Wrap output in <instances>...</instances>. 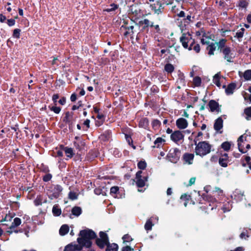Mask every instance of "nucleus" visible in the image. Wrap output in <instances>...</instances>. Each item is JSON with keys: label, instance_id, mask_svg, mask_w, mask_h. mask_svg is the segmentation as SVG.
<instances>
[{"label": "nucleus", "instance_id": "obj_3", "mask_svg": "<svg viewBox=\"0 0 251 251\" xmlns=\"http://www.w3.org/2000/svg\"><path fill=\"white\" fill-rule=\"evenodd\" d=\"M199 140L200 139L194 140L196 145L195 152L196 155L203 157L211 152L212 146L207 141H201L197 143V141Z\"/></svg>", "mask_w": 251, "mask_h": 251}, {"label": "nucleus", "instance_id": "obj_64", "mask_svg": "<svg viewBox=\"0 0 251 251\" xmlns=\"http://www.w3.org/2000/svg\"><path fill=\"white\" fill-rule=\"evenodd\" d=\"M132 250H133V249H131V248L128 246H126L125 247H124L122 248V251H131Z\"/></svg>", "mask_w": 251, "mask_h": 251}, {"label": "nucleus", "instance_id": "obj_59", "mask_svg": "<svg viewBox=\"0 0 251 251\" xmlns=\"http://www.w3.org/2000/svg\"><path fill=\"white\" fill-rule=\"evenodd\" d=\"M159 88L156 85H153L151 88V92L153 93H158L159 92Z\"/></svg>", "mask_w": 251, "mask_h": 251}, {"label": "nucleus", "instance_id": "obj_42", "mask_svg": "<svg viewBox=\"0 0 251 251\" xmlns=\"http://www.w3.org/2000/svg\"><path fill=\"white\" fill-rule=\"evenodd\" d=\"M231 147V144L228 142H224L221 145V148L225 151H228Z\"/></svg>", "mask_w": 251, "mask_h": 251}, {"label": "nucleus", "instance_id": "obj_49", "mask_svg": "<svg viewBox=\"0 0 251 251\" xmlns=\"http://www.w3.org/2000/svg\"><path fill=\"white\" fill-rule=\"evenodd\" d=\"M68 197L71 200H75L77 199V195L75 192L70 191L69 193Z\"/></svg>", "mask_w": 251, "mask_h": 251}, {"label": "nucleus", "instance_id": "obj_32", "mask_svg": "<svg viewBox=\"0 0 251 251\" xmlns=\"http://www.w3.org/2000/svg\"><path fill=\"white\" fill-rule=\"evenodd\" d=\"M82 213V209L79 206H75L72 209V213L73 215L78 217Z\"/></svg>", "mask_w": 251, "mask_h": 251}, {"label": "nucleus", "instance_id": "obj_60", "mask_svg": "<svg viewBox=\"0 0 251 251\" xmlns=\"http://www.w3.org/2000/svg\"><path fill=\"white\" fill-rule=\"evenodd\" d=\"M7 24L9 26H12L15 24V20L13 19H8Z\"/></svg>", "mask_w": 251, "mask_h": 251}, {"label": "nucleus", "instance_id": "obj_28", "mask_svg": "<svg viewBox=\"0 0 251 251\" xmlns=\"http://www.w3.org/2000/svg\"><path fill=\"white\" fill-rule=\"evenodd\" d=\"M206 50H208V54L209 55H213L214 51L216 50V46L214 43H210L206 48Z\"/></svg>", "mask_w": 251, "mask_h": 251}, {"label": "nucleus", "instance_id": "obj_44", "mask_svg": "<svg viewBox=\"0 0 251 251\" xmlns=\"http://www.w3.org/2000/svg\"><path fill=\"white\" fill-rule=\"evenodd\" d=\"M245 29L244 28H241L239 30L237 31L236 33L235 37L238 39L242 38L243 37Z\"/></svg>", "mask_w": 251, "mask_h": 251}, {"label": "nucleus", "instance_id": "obj_63", "mask_svg": "<svg viewBox=\"0 0 251 251\" xmlns=\"http://www.w3.org/2000/svg\"><path fill=\"white\" fill-rule=\"evenodd\" d=\"M102 189L100 188H97L94 189V193L97 195H100L102 194Z\"/></svg>", "mask_w": 251, "mask_h": 251}, {"label": "nucleus", "instance_id": "obj_30", "mask_svg": "<svg viewBox=\"0 0 251 251\" xmlns=\"http://www.w3.org/2000/svg\"><path fill=\"white\" fill-rule=\"evenodd\" d=\"M69 230V226L67 225H63L61 226L59 229V234L62 236H64L68 233Z\"/></svg>", "mask_w": 251, "mask_h": 251}, {"label": "nucleus", "instance_id": "obj_41", "mask_svg": "<svg viewBox=\"0 0 251 251\" xmlns=\"http://www.w3.org/2000/svg\"><path fill=\"white\" fill-rule=\"evenodd\" d=\"M165 140L161 137H158L154 142V144L156 145V148H159L162 143L165 142Z\"/></svg>", "mask_w": 251, "mask_h": 251}, {"label": "nucleus", "instance_id": "obj_56", "mask_svg": "<svg viewBox=\"0 0 251 251\" xmlns=\"http://www.w3.org/2000/svg\"><path fill=\"white\" fill-rule=\"evenodd\" d=\"M123 239L124 242H129L132 240V238L128 234L124 235L123 237Z\"/></svg>", "mask_w": 251, "mask_h": 251}, {"label": "nucleus", "instance_id": "obj_61", "mask_svg": "<svg viewBox=\"0 0 251 251\" xmlns=\"http://www.w3.org/2000/svg\"><path fill=\"white\" fill-rule=\"evenodd\" d=\"M183 19L184 20V22L186 24H188V25L191 21V16L190 15H188L186 17H185Z\"/></svg>", "mask_w": 251, "mask_h": 251}, {"label": "nucleus", "instance_id": "obj_17", "mask_svg": "<svg viewBox=\"0 0 251 251\" xmlns=\"http://www.w3.org/2000/svg\"><path fill=\"white\" fill-rule=\"evenodd\" d=\"M223 127V120L221 117L217 119L214 124V128L216 131H219Z\"/></svg>", "mask_w": 251, "mask_h": 251}, {"label": "nucleus", "instance_id": "obj_46", "mask_svg": "<svg viewBox=\"0 0 251 251\" xmlns=\"http://www.w3.org/2000/svg\"><path fill=\"white\" fill-rule=\"evenodd\" d=\"M150 27L154 29V32L156 33H159L161 32V29L158 25H154L153 22L151 23Z\"/></svg>", "mask_w": 251, "mask_h": 251}, {"label": "nucleus", "instance_id": "obj_38", "mask_svg": "<svg viewBox=\"0 0 251 251\" xmlns=\"http://www.w3.org/2000/svg\"><path fill=\"white\" fill-rule=\"evenodd\" d=\"M244 113L246 115L245 118L247 120H250L251 119V106L246 108L244 109Z\"/></svg>", "mask_w": 251, "mask_h": 251}, {"label": "nucleus", "instance_id": "obj_47", "mask_svg": "<svg viewBox=\"0 0 251 251\" xmlns=\"http://www.w3.org/2000/svg\"><path fill=\"white\" fill-rule=\"evenodd\" d=\"M138 168L141 170H144L147 167V163L145 161H140L138 163Z\"/></svg>", "mask_w": 251, "mask_h": 251}, {"label": "nucleus", "instance_id": "obj_12", "mask_svg": "<svg viewBox=\"0 0 251 251\" xmlns=\"http://www.w3.org/2000/svg\"><path fill=\"white\" fill-rule=\"evenodd\" d=\"M222 53L224 54V59L229 62H232L233 57L231 56V50L228 47H226L222 50Z\"/></svg>", "mask_w": 251, "mask_h": 251}, {"label": "nucleus", "instance_id": "obj_24", "mask_svg": "<svg viewBox=\"0 0 251 251\" xmlns=\"http://www.w3.org/2000/svg\"><path fill=\"white\" fill-rule=\"evenodd\" d=\"M184 20L176 19V25L180 28L181 32H182L184 30L186 29V26L188 25V24H186L184 22Z\"/></svg>", "mask_w": 251, "mask_h": 251}, {"label": "nucleus", "instance_id": "obj_31", "mask_svg": "<svg viewBox=\"0 0 251 251\" xmlns=\"http://www.w3.org/2000/svg\"><path fill=\"white\" fill-rule=\"evenodd\" d=\"M118 246L116 243L110 244L107 245L106 251H118Z\"/></svg>", "mask_w": 251, "mask_h": 251}, {"label": "nucleus", "instance_id": "obj_51", "mask_svg": "<svg viewBox=\"0 0 251 251\" xmlns=\"http://www.w3.org/2000/svg\"><path fill=\"white\" fill-rule=\"evenodd\" d=\"M49 107L51 111H53L56 114H59L61 111V108L60 107H57L55 106L50 107L49 106Z\"/></svg>", "mask_w": 251, "mask_h": 251}, {"label": "nucleus", "instance_id": "obj_16", "mask_svg": "<svg viewBox=\"0 0 251 251\" xmlns=\"http://www.w3.org/2000/svg\"><path fill=\"white\" fill-rule=\"evenodd\" d=\"M60 148L64 151L67 157L71 158L74 155L75 153L74 152V150L72 148L64 147L63 145H61Z\"/></svg>", "mask_w": 251, "mask_h": 251}, {"label": "nucleus", "instance_id": "obj_29", "mask_svg": "<svg viewBox=\"0 0 251 251\" xmlns=\"http://www.w3.org/2000/svg\"><path fill=\"white\" fill-rule=\"evenodd\" d=\"M151 22L148 19H145L142 21L139 22V24L142 25H144V26L143 27V30H148V28L150 27Z\"/></svg>", "mask_w": 251, "mask_h": 251}, {"label": "nucleus", "instance_id": "obj_43", "mask_svg": "<svg viewBox=\"0 0 251 251\" xmlns=\"http://www.w3.org/2000/svg\"><path fill=\"white\" fill-rule=\"evenodd\" d=\"M243 76L244 79L246 80H251V70H247L245 71Z\"/></svg>", "mask_w": 251, "mask_h": 251}, {"label": "nucleus", "instance_id": "obj_22", "mask_svg": "<svg viewBox=\"0 0 251 251\" xmlns=\"http://www.w3.org/2000/svg\"><path fill=\"white\" fill-rule=\"evenodd\" d=\"M236 84L235 83H231L229 84L226 88L225 92L227 95H230L233 93L234 90L235 89Z\"/></svg>", "mask_w": 251, "mask_h": 251}, {"label": "nucleus", "instance_id": "obj_8", "mask_svg": "<svg viewBox=\"0 0 251 251\" xmlns=\"http://www.w3.org/2000/svg\"><path fill=\"white\" fill-rule=\"evenodd\" d=\"M134 26L133 25H128L127 24L125 23L120 28L121 30H124L125 32L123 34L125 37L130 36L132 37L134 33Z\"/></svg>", "mask_w": 251, "mask_h": 251}, {"label": "nucleus", "instance_id": "obj_11", "mask_svg": "<svg viewBox=\"0 0 251 251\" xmlns=\"http://www.w3.org/2000/svg\"><path fill=\"white\" fill-rule=\"evenodd\" d=\"M228 158L227 153H221V156L219 158V163L220 165L224 168L226 167L228 165V162H229Z\"/></svg>", "mask_w": 251, "mask_h": 251}, {"label": "nucleus", "instance_id": "obj_19", "mask_svg": "<svg viewBox=\"0 0 251 251\" xmlns=\"http://www.w3.org/2000/svg\"><path fill=\"white\" fill-rule=\"evenodd\" d=\"M138 126L140 127L143 128L144 129H148L149 126V121L147 118H141L138 124Z\"/></svg>", "mask_w": 251, "mask_h": 251}, {"label": "nucleus", "instance_id": "obj_36", "mask_svg": "<svg viewBox=\"0 0 251 251\" xmlns=\"http://www.w3.org/2000/svg\"><path fill=\"white\" fill-rule=\"evenodd\" d=\"M153 224L152 223V221L151 219H148L145 225V229L147 231L151 230Z\"/></svg>", "mask_w": 251, "mask_h": 251}, {"label": "nucleus", "instance_id": "obj_40", "mask_svg": "<svg viewBox=\"0 0 251 251\" xmlns=\"http://www.w3.org/2000/svg\"><path fill=\"white\" fill-rule=\"evenodd\" d=\"M118 6L117 4H116L115 3H112L110 4V7L107 8L104 10V11L107 12H111L112 11H114L117 9H118Z\"/></svg>", "mask_w": 251, "mask_h": 251}, {"label": "nucleus", "instance_id": "obj_34", "mask_svg": "<svg viewBox=\"0 0 251 251\" xmlns=\"http://www.w3.org/2000/svg\"><path fill=\"white\" fill-rule=\"evenodd\" d=\"M161 125V122L157 119H154L151 122V126L154 130L158 129Z\"/></svg>", "mask_w": 251, "mask_h": 251}, {"label": "nucleus", "instance_id": "obj_35", "mask_svg": "<svg viewBox=\"0 0 251 251\" xmlns=\"http://www.w3.org/2000/svg\"><path fill=\"white\" fill-rule=\"evenodd\" d=\"M220 73L216 74L213 77V82L218 87L221 86V83L220 82Z\"/></svg>", "mask_w": 251, "mask_h": 251}, {"label": "nucleus", "instance_id": "obj_33", "mask_svg": "<svg viewBox=\"0 0 251 251\" xmlns=\"http://www.w3.org/2000/svg\"><path fill=\"white\" fill-rule=\"evenodd\" d=\"M174 70V66L171 63H167L164 66V70L168 74H171Z\"/></svg>", "mask_w": 251, "mask_h": 251}, {"label": "nucleus", "instance_id": "obj_6", "mask_svg": "<svg viewBox=\"0 0 251 251\" xmlns=\"http://www.w3.org/2000/svg\"><path fill=\"white\" fill-rule=\"evenodd\" d=\"M180 154L181 152L179 149L173 148L169 151L167 157L170 162L176 163L179 160Z\"/></svg>", "mask_w": 251, "mask_h": 251}, {"label": "nucleus", "instance_id": "obj_37", "mask_svg": "<svg viewBox=\"0 0 251 251\" xmlns=\"http://www.w3.org/2000/svg\"><path fill=\"white\" fill-rule=\"evenodd\" d=\"M226 40L225 39H222L220 40L219 42L217 43L218 49L220 50V51H222V50L224 49Z\"/></svg>", "mask_w": 251, "mask_h": 251}, {"label": "nucleus", "instance_id": "obj_7", "mask_svg": "<svg viewBox=\"0 0 251 251\" xmlns=\"http://www.w3.org/2000/svg\"><path fill=\"white\" fill-rule=\"evenodd\" d=\"M142 171H139L136 174V184L139 188L144 187L145 185L146 182L148 180V176H142Z\"/></svg>", "mask_w": 251, "mask_h": 251}, {"label": "nucleus", "instance_id": "obj_15", "mask_svg": "<svg viewBox=\"0 0 251 251\" xmlns=\"http://www.w3.org/2000/svg\"><path fill=\"white\" fill-rule=\"evenodd\" d=\"M208 106L211 112L216 111L219 112L220 111L219 104L215 100H210L209 101Z\"/></svg>", "mask_w": 251, "mask_h": 251}, {"label": "nucleus", "instance_id": "obj_62", "mask_svg": "<svg viewBox=\"0 0 251 251\" xmlns=\"http://www.w3.org/2000/svg\"><path fill=\"white\" fill-rule=\"evenodd\" d=\"M190 197H191L190 195H188L185 194L181 195L180 199L181 200L187 201L189 200V199H190Z\"/></svg>", "mask_w": 251, "mask_h": 251}, {"label": "nucleus", "instance_id": "obj_53", "mask_svg": "<svg viewBox=\"0 0 251 251\" xmlns=\"http://www.w3.org/2000/svg\"><path fill=\"white\" fill-rule=\"evenodd\" d=\"M248 5V2L246 0H241L239 3V6L242 8H246Z\"/></svg>", "mask_w": 251, "mask_h": 251}, {"label": "nucleus", "instance_id": "obj_21", "mask_svg": "<svg viewBox=\"0 0 251 251\" xmlns=\"http://www.w3.org/2000/svg\"><path fill=\"white\" fill-rule=\"evenodd\" d=\"M111 137V132L110 130H106L101 134L100 136L101 141L105 142L110 140Z\"/></svg>", "mask_w": 251, "mask_h": 251}, {"label": "nucleus", "instance_id": "obj_45", "mask_svg": "<svg viewBox=\"0 0 251 251\" xmlns=\"http://www.w3.org/2000/svg\"><path fill=\"white\" fill-rule=\"evenodd\" d=\"M21 30L19 28H16L13 30L12 36L13 38L19 39L20 37V32Z\"/></svg>", "mask_w": 251, "mask_h": 251}, {"label": "nucleus", "instance_id": "obj_39", "mask_svg": "<svg viewBox=\"0 0 251 251\" xmlns=\"http://www.w3.org/2000/svg\"><path fill=\"white\" fill-rule=\"evenodd\" d=\"M119 188L118 186H113L110 189V194L114 197H117L116 194L119 192Z\"/></svg>", "mask_w": 251, "mask_h": 251}, {"label": "nucleus", "instance_id": "obj_50", "mask_svg": "<svg viewBox=\"0 0 251 251\" xmlns=\"http://www.w3.org/2000/svg\"><path fill=\"white\" fill-rule=\"evenodd\" d=\"M193 82H194V84L196 86H200L201 84V77L199 76H196V77H194L193 79Z\"/></svg>", "mask_w": 251, "mask_h": 251}, {"label": "nucleus", "instance_id": "obj_48", "mask_svg": "<svg viewBox=\"0 0 251 251\" xmlns=\"http://www.w3.org/2000/svg\"><path fill=\"white\" fill-rule=\"evenodd\" d=\"M52 177V176L51 174L46 173L45 175L43 176V180L44 182H48L51 180Z\"/></svg>", "mask_w": 251, "mask_h": 251}, {"label": "nucleus", "instance_id": "obj_20", "mask_svg": "<svg viewBox=\"0 0 251 251\" xmlns=\"http://www.w3.org/2000/svg\"><path fill=\"white\" fill-rule=\"evenodd\" d=\"M73 113H70L68 111L66 112L65 116L63 118V122L69 125V128H70V126L73 124V123L71 121L73 118Z\"/></svg>", "mask_w": 251, "mask_h": 251}, {"label": "nucleus", "instance_id": "obj_5", "mask_svg": "<svg viewBox=\"0 0 251 251\" xmlns=\"http://www.w3.org/2000/svg\"><path fill=\"white\" fill-rule=\"evenodd\" d=\"M99 235L100 238L96 239V244L99 248L103 249L109 244V238L108 235L103 231L100 232Z\"/></svg>", "mask_w": 251, "mask_h": 251}, {"label": "nucleus", "instance_id": "obj_9", "mask_svg": "<svg viewBox=\"0 0 251 251\" xmlns=\"http://www.w3.org/2000/svg\"><path fill=\"white\" fill-rule=\"evenodd\" d=\"M184 137V135L180 130L175 131L170 136L171 139L177 144H178L179 142L182 143L183 141Z\"/></svg>", "mask_w": 251, "mask_h": 251}, {"label": "nucleus", "instance_id": "obj_10", "mask_svg": "<svg viewBox=\"0 0 251 251\" xmlns=\"http://www.w3.org/2000/svg\"><path fill=\"white\" fill-rule=\"evenodd\" d=\"M150 7L155 14L158 15L161 14L164 9L163 3L162 1H156V3L151 4Z\"/></svg>", "mask_w": 251, "mask_h": 251}, {"label": "nucleus", "instance_id": "obj_26", "mask_svg": "<svg viewBox=\"0 0 251 251\" xmlns=\"http://www.w3.org/2000/svg\"><path fill=\"white\" fill-rule=\"evenodd\" d=\"M216 195V194L213 196L208 194H202L201 196L203 200L214 203L216 201L215 198H214Z\"/></svg>", "mask_w": 251, "mask_h": 251}, {"label": "nucleus", "instance_id": "obj_52", "mask_svg": "<svg viewBox=\"0 0 251 251\" xmlns=\"http://www.w3.org/2000/svg\"><path fill=\"white\" fill-rule=\"evenodd\" d=\"M34 203L35 206H39L42 205V201L40 197H37L34 201Z\"/></svg>", "mask_w": 251, "mask_h": 251}, {"label": "nucleus", "instance_id": "obj_23", "mask_svg": "<svg viewBox=\"0 0 251 251\" xmlns=\"http://www.w3.org/2000/svg\"><path fill=\"white\" fill-rule=\"evenodd\" d=\"M194 155L193 153H185L183 155V160L188 164H192Z\"/></svg>", "mask_w": 251, "mask_h": 251}, {"label": "nucleus", "instance_id": "obj_25", "mask_svg": "<svg viewBox=\"0 0 251 251\" xmlns=\"http://www.w3.org/2000/svg\"><path fill=\"white\" fill-rule=\"evenodd\" d=\"M21 224V220L20 218L16 217L14 219L13 222L12 223L11 225L9 227V229L12 230L15 229V227L20 226Z\"/></svg>", "mask_w": 251, "mask_h": 251}, {"label": "nucleus", "instance_id": "obj_4", "mask_svg": "<svg viewBox=\"0 0 251 251\" xmlns=\"http://www.w3.org/2000/svg\"><path fill=\"white\" fill-rule=\"evenodd\" d=\"M63 190L62 186L59 184H51L46 187L47 195L51 200L56 199L61 196Z\"/></svg>", "mask_w": 251, "mask_h": 251}, {"label": "nucleus", "instance_id": "obj_54", "mask_svg": "<svg viewBox=\"0 0 251 251\" xmlns=\"http://www.w3.org/2000/svg\"><path fill=\"white\" fill-rule=\"evenodd\" d=\"M41 171L46 174L50 172V170L48 166L42 164L41 166Z\"/></svg>", "mask_w": 251, "mask_h": 251}, {"label": "nucleus", "instance_id": "obj_13", "mask_svg": "<svg viewBox=\"0 0 251 251\" xmlns=\"http://www.w3.org/2000/svg\"><path fill=\"white\" fill-rule=\"evenodd\" d=\"M187 121L183 118H180L176 121V126L180 129L186 128L188 126Z\"/></svg>", "mask_w": 251, "mask_h": 251}, {"label": "nucleus", "instance_id": "obj_58", "mask_svg": "<svg viewBox=\"0 0 251 251\" xmlns=\"http://www.w3.org/2000/svg\"><path fill=\"white\" fill-rule=\"evenodd\" d=\"M125 138L129 145H131V144H132V140L130 135L126 134Z\"/></svg>", "mask_w": 251, "mask_h": 251}, {"label": "nucleus", "instance_id": "obj_14", "mask_svg": "<svg viewBox=\"0 0 251 251\" xmlns=\"http://www.w3.org/2000/svg\"><path fill=\"white\" fill-rule=\"evenodd\" d=\"M83 248L79 244L74 245L71 244L65 247L64 251H80L82 250Z\"/></svg>", "mask_w": 251, "mask_h": 251}, {"label": "nucleus", "instance_id": "obj_27", "mask_svg": "<svg viewBox=\"0 0 251 251\" xmlns=\"http://www.w3.org/2000/svg\"><path fill=\"white\" fill-rule=\"evenodd\" d=\"M52 212L54 216H59L61 214V210L58 204H55L53 205L52 209Z\"/></svg>", "mask_w": 251, "mask_h": 251}, {"label": "nucleus", "instance_id": "obj_57", "mask_svg": "<svg viewBox=\"0 0 251 251\" xmlns=\"http://www.w3.org/2000/svg\"><path fill=\"white\" fill-rule=\"evenodd\" d=\"M59 98V95L58 94H54L53 96H52V101H53V103H54V104L56 105V102L57 101V99Z\"/></svg>", "mask_w": 251, "mask_h": 251}, {"label": "nucleus", "instance_id": "obj_55", "mask_svg": "<svg viewBox=\"0 0 251 251\" xmlns=\"http://www.w3.org/2000/svg\"><path fill=\"white\" fill-rule=\"evenodd\" d=\"M238 147L239 151L242 153H245L247 151H244V145H242V143H238Z\"/></svg>", "mask_w": 251, "mask_h": 251}, {"label": "nucleus", "instance_id": "obj_1", "mask_svg": "<svg viewBox=\"0 0 251 251\" xmlns=\"http://www.w3.org/2000/svg\"><path fill=\"white\" fill-rule=\"evenodd\" d=\"M78 237L77 239V242L82 247L89 248L91 247L92 242L91 239L96 238L97 235L95 232L91 229H87L80 231Z\"/></svg>", "mask_w": 251, "mask_h": 251}, {"label": "nucleus", "instance_id": "obj_18", "mask_svg": "<svg viewBox=\"0 0 251 251\" xmlns=\"http://www.w3.org/2000/svg\"><path fill=\"white\" fill-rule=\"evenodd\" d=\"M243 193L238 190H235L231 196L232 198L236 201H240L242 200L243 198Z\"/></svg>", "mask_w": 251, "mask_h": 251}, {"label": "nucleus", "instance_id": "obj_2", "mask_svg": "<svg viewBox=\"0 0 251 251\" xmlns=\"http://www.w3.org/2000/svg\"><path fill=\"white\" fill-rule=\"evenodd\" d=\"M180 42L183 47L191 50H193L197 53L200 51V46L199 44H196L194 39H192L191 34L189 32L183 33L180 38Z\"/></svg>", "mask_w": 251, "mask_h": 251}]
</instances>
